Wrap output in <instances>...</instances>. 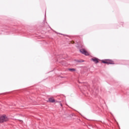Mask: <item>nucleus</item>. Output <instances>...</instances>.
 <instances>
[{
	"label": "nucleus",
	"instance_id": "1",
	"mask_svg": "<svg viewBox=\"0 0 129 129\" xmlns=\"http://www.w3.org/2000/svg\"><path fill=\"white\" fill-rule=\"evenodd\" d=\"M9 120V118H8V117L6 115H3L0 117V123H3V122H5V121H8Z\"/></svg>",
	"mask_w": 129,
	"mask_h": 129
},
{
	"label": "nucleus",
	"instance_id": "2",
	"mask_svg": "<svg viewBox=\"0 0 129 129\" xmlns=\"http://www.w3.org/2000/svg\"><path fill=\"white\" fill-rule=\"evenodd\" d=\"M102 63H104L105 64H114L113 61L110 59H105L101 60Z\"/></svg>",
	"mask_w": 129,
	"mask_h": 129
},
{
	"label": "nucleus",
	"instance_id": "3",
	"mask_svg": "<svg viewBox=\"0 0 129 129\" xmlns=\"http://www.w3.org/2000/svg\"><path fill=\"white\" fill-rule=\"evenodd\" d=\"M80 52L82 53V54H84V55H85L86 56L89 55V52L88 51H86L85 49L82 48L80 50Z\"/></svg>",
	"mask_w": 129,
	"mask_h": 129
},
{
	"label": "nucleus",
	"instance_id": "4",
	"mask_svg": "<svg viewBox=\"0 0 129 129\" xmlns=\"http://www.w3.org/2000/svg\"><path fill=\"white\" fill-rule=\"evenodd\" d=\"M99 59H98V58H96V57H94L93 58H91V60L93 61V62H94L96 64H97V63H98L99 62Z\"/></svg>",
	"mask_w": 129,
	"mask_h": 129
},
{
	"label": "nucleus",
	"instance_id": "5",
	"mask_svg": "<svg viewBox=\"0 0 129 129\" xmlns=\"http://www.w3.org/2000/svg\"><path fill=\"white\" fill-rule=\"evenodd\" d=\"M48 101H49V102H55V99L53 98H49L48 99Z\"/></svg>",
	"mask_w": 129,
	"mask_h": 129
},
{
	"label": "nucleus",
	"instance_id": "6",
	"mask_svg": "<svg viewBox=\"0 0 129 129\" xmlns=\"http://www.w3.org/2000/svg\"><path fill=\"white\" fill-rule=\"evenodd\" d=\"M69 71L73 72L74 71H76V70H75V69H69Z\"/></svg>",
	"mask_w": 129,
	"mask_h": 129
},
{
	"label": "nucleus",
	"instance_id": "7",
	"mask_svg": "<svg viewBox=\"0 0 129 129\" xmlns=\"http://www.w3.org/2000/svg\"><path fill=\"white\" fill-rule=\"evenodd\" d=\"M74 43H75L74 41H71V43H72V44H74Z\"/></svg>",
	"mask_w": 129,
	"mask_h": 129
},
{
	"label": "nucleus",
	"instance_id": "8",
	"mask_svg": "<svg viewBox=\"0 0 129 129\" xmlns=\"http://www.w3.org/2000/svg\"><path fill=\"white\" fill-rule=\"evenodd\" d=\"M61 106H62V104H60Z\"/></svg>",
	"mask_w": 129,
	"mask_h": 129
}]
</instances>
